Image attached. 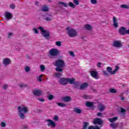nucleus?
Listing matches in <instances>:
<instances>
[{"instance_id": "49530a36", "label": "nucleus", "mask_w": 129, "mask_h": 129, "mask_svg": "<svg viewBox=\"0 0 129 129\" xmlns=\"http://www.w3.org/2000/svg\"><path fill=\"white\" fill-rule=\"evenodd\" d=\"M19 86L20 87H26V86H27V85H26V84H20L19 85Z\"/></svg>"}, {"instance_id": "a18cd8bd", "label": "nucleus", "mask_w": 129, "mask_h": 129, "mask_svg": "<svg viewBox=\"0 0 129 129\" xmlns=\"http://www.w3.org/2000/svg\"><path fill=\"white\" fill-rule=\"evenodd\" d=\"M103 73L104 75H105V76H108V73H107V72H106L105 71H103Z\"/></svg>"}, {"instance_id": "4c0bfd02", "label": "nucleus", "mask_w": 129, "mask_h": 129, "mask_svg": "<svg viewBox=\"0 0 129 129\" xmlns=\"http://www.w3.org/2000/svg\"><path fill=\"white\" fill-rule=\"evenodd\" d=\"M73 2L74 4L76 6H78V5H79V1H78V0H73Z\"/></svg>"}, {"instance_id": "423d86ee", "label": "nucleus", "mask_w": 129, "mask_h": 129, "mask_svg": "<svg viewBox=\"0 0 129 129\" xmlns=\"http://www.w3.org/2000/svg\"><path fill=\"white\" fill-rule=\"evenodd\" d=\"M89 124V123L88 122H84L83 125V128L82 129H101L100 127H102V126L98 127V126L96 125H92L88 127V125Z\"/></svg>"}, {"instance_id": "dca6fc26", "label": "nucleus", "mask_w": 129, "mask_h": 129, "mask_svg": "<svg viewBox=\"0 0 129 129\" xmlns=\"http://www.w3.org/2000/svg\"><path fill=\"white\" fill-rule=\"evenodd\" d=\"M33 93L35 96H40L42 95V91L40 90L35 89L33 90Z\"/></svg>"}, {"instance_id": "a211bd4d", "label": "nucleus", "mask_w": 129, "mask_h": 129, "mask_svg": "<svg viewBox=\"0 0 129 129\" xmlns=\"http://www.w3.org/2000/svg\"><path fill=\"white\" fill-rule=\"evenodd\" d=\"M113 26L115 28H118V23H117V19L115 17H113Z\"/></svg>"}, {"instance_id": "20e7f679", "label": "nucleus", "mask_w": 129, "mask_h": 129, "mask_svg": "<svg viewBox=\"0 0 129 129\" xmlns=\"http://www.w3.org/2000/svg\"><path fill=\"white\" fill-rule=\"evenodd\" d=\"M66 30L67 31V34L69 37L71 38H74L77 36V31L71 28L70 29V27H68L66 28Z\"/></svg>"}, {"instance_id": "9b49d317", "label": "nucleus", "mask_w": 129, "mask_h": 129, "mask_svg": "<svg viewBox=\"0 0 129 129\" xmlns=\"http://www.w3.org/2000/svg\"><path fill=\"white\" fill-rule=\"evenodd\" d=\"M59 82L61 85H67L68 84V78H60Z\"/></svg>"}, {"instance_id": "79ce46f5", "label": "nucleus", "mask_w": 129, "mask_h": 129, "mask_svg": "<svg viewBox=\"0 0 129 129\" xmlns=\"http://www.w3.org/2000/svg\"><path fill=\"white\" fill-rule=\"evenodd\" d=\"M10 9H14L16 8V6H15V4H11L10 5Z\"/></svg>"}, {"instance_id": "72a5a7b5", "label": "nucleus", "mask_w": 129, "mask_h": 129, "mask_svg": "<svg viewBox=\"0 0 129 129\" xmlns=\"http://www.w3.org/2000/svg\"><path fill=\"white\" fill-rule=\"evenodd\" d=\"M55 76H56V77H61L62 76V74L59 73H56L55 74Z\"/></svg>"}, {"instance_id": "37998d69", "label": "nucleus", "mask_w": 129, "mask_h": 129, "mask_svg": "<svg viewBox=\"0 0 129 129\" xmlns=\"http://www.w3.org/2000/svg\"><path fill=\"white\" fill-rule=\"evenodd\" d=\"M1 125L2 127H6V123L2 122L1 123Z\"/></svg>"}, {"instance_id": "c9c22d12", "label": "nucleus", "mask_w": 129, "mask_h": 129, "mask_svg": "<svg viewBox=\"0 0 129 129\" xmlns=\"http://www.w3.org/2000/svg\"><path fill=\"white\" fill-rule=\"evenodd\" d=\"M120 112H121V113H125V112H126V110H125V109H124L123 108H121Z\"/></svg>"}, {"instance_id": "4d7b16f0", "label": "nucleus", "mask_w": 129, "mask_h": 129, "mask_svg": "<svg viewBox=\"0 0 129 129\" xmlns=\"http://www.w3.org/2000/svg\"><path fill=\"white\" fill-rule=\"evenodd\" d=\"M13 35V33H9L8 34V37L10 38V37H11V36H12Z\"/></svg>"}, {"instance_id": "473e14b6", "label": "nucleus", "mask_w": 129, "mask_h": 129, "mask_svg": "<svg viewBox=\"0 0 129 129\" xmlns=\"http://www.w3.org/2000/svg\"><path fill=\"white\" fill-rule=\"evenodd\" d=\"M44 20L47 21V22H51V21H52V18L51 17H46Z\"/></svg>"}, {"instance_id": "b1692460", "label": "nucleus", "mask_w": 129, "mask_h": 129, "mask_svg": "<svg viewBox=\"0 0 129 129\" xmlns=\"http://www.w3.org/2000/svg\"><path fill=\"white\" fill-rule=\"evenodd\" d=\"M86 105L88 107H92L94 105V102H86Z\"/></svg>"}, {"instance_id": "0e129e2a", "label": "nucleus", "mask_w": 129, "mask_h": 129, "mask_svg": "<svg viewBox=\"0 0 129 129\" xmlns=\"http://www.w3.org/2000/svg\"><path fill=\"white\" fill-rule=\"evenodd\" d=\"M128 48H129V44H128Z\"/></svg>"}, {"instance_id": "2eb2a0df", "label": "nucleus", "mask_w": 129, "mask_h": 129, "mask_svg": "<svg viewBox=\"0 0 129 129\" xmlns=\"http://www.w3.org/2000/svg\"><path fill=\"white\" fill-rule=\"evenodd\" d=\"M46 121L48 122L47 123L48 126H50V125H51L52 127H55L56 126V123L53 121V120L51 119H46Z\"/></svg>"}, {"instance_id": "7ed1b4c3", "label": "nucleus", "mask_w": 129, "mask_h": 129, "mask_svg": "<svg viewBox=\"0 0 129 129\" xmlns=\"http://www.w3.org/2000/svg\"><path fill=\"white\" fill-rule=\"evenodd\" d=\"M48 55L50 58H53L54 57H57L60 54V50L57 48H52L48 51Z\"/></svg>"}, {"instance_id": "09e8293b", "label": "nucleus", "mask_w": 129, "mask_h": 129, "mask_svg": "<svg viewBox=\"0 0 129 129\" xmlns=\"http://www.w3.org/2000/svg\"><path fill=\"white\" fill-rule=\"evenodd\" d=\"M25 71L26 72H29L30 68L29 67H27L26 68H25Z\"/></svg>"}, {"instance_id": "f3484780", "label": "nucleus", "mask_w": 129, "mask_h": 129, "mask_svg": "<svg viewBox=\"0 0 129 129\" xmlns=\"http://www.w3.org/2000/svg\"><path fill=\"white\" fill-rule=\"evenodd\" d=\"M87 87H88V83L85 82L81 84L79 89L80 90H83V89H85Z\"/></svg>"}, {"instance_id": "3c124183", "label": "nucleus", "mask_w": 129, "mask_h": 129, "mask_svg": "<svg viewBox=\"0 0 129 129\" xmlns=\"http://www.w3.org/2000/svg\"><path fill=\"white\" fill-rule=\"evenodd\" d=\"M97 116L101 117V116H102V113H101V112H98V113L97 114Z\"/></svg>"}, {"instance_id": "c756f323", "label": "nucleus", "mask_w": 129, "mask_h": 129, "mask_svg": "<svg viewBox=\"0 0 129 129\" xmlns=\"http://www.w3.org/2000/svg\"><path fill=\"white\" fill-rule=\"evenodd\" d=\"M121 8H122V9H126L128 10L129 5H122L121 6Z\"/></svg>"}, {"instance_id": "052dcab7", "label": "nucleus", "mask_w": 129, "mask_h": 129, "mask_svg": "<svg viewBox=\"0 0 129 129\" xmlns=\"http://www.w3.org/2000/svg\"><path fill=\"white\" fill-rule=\"evenodd\" d=\"M121 100H124V97H121Z\"/></svg>"}, {"instance_id": "412c9836", "label": "nucleus", "mask_w": 129, "mask_h": 129, "mask_svg": "<svg viewBox=\"0 0 129 129\" xmlns=\"http://www.w3.org/2000/svg\"><path fill=\"white\" fill-rule=\"evenodd\" d=\"M63 100L65 102H70V101H71V100H72V98L70 97V96H66L63 98Z\"/></svg>"}, {"instance_id": "13d9d810", "label": "nucleus", "mask_w": 129, "mask_h": 129, "mask_svg": "<svg viewBox=\"0 0 129 129\" xmlns=\"http://www.w3.org/2000/svg\"><path fill=\"white\" fill-rule=\"evenodd\" d=\"M88 98V97L87 96V95H84V98L87 99Z\"/></svg>"}, {"instance_id": "de8ad7c7", "label": "nucleus", "mask_w": 129, "mask_h": 129, "mask_svg": "<svg viewBox=\"0 0 129 129\" xmlns=\"http://www.w3.org/2000/svg\"><path fill=\"white\" fill-rule=\"evenodd\" d=\"M59 118L58 117V116L55 115L54 117V120H55L56 121L58 120Z\"/></svg>"}, {"instance_id": "5701e85b", "label": "nucleus", "mask_w": 129, "mask_h": 129, "mask_svg": "<svg viewBox=\"0 0 129 129\" xmlns=\"http://www.w3.org/2000/svg\"><path fill=\"white\" fill-rule=\"evenodd\" d=\"M74 112H75L76 113H78L79 114H80V113L82 112V110L77 107H75L74 108Z\"/></svg>"}, {"instance_id": "39448f33", "label": "nucleus", "mask_w": 129, "mask_h": 129, "mask_svg": "<svg viewBox=\"0 0 129 129\" xmlns=\"http://www.w3.org/2000/svg\"><path fill=\"white\" fill-rule=\"evenodd\" d=\"M38 30H40L42 36H43L45 39L50 38V32H49V31L44 30V28L41 26L38 27Z\"/></svg>"}, {"instance_id": "6e6552de", "label": "nucleus", "mask_w": 129, "mask_h": 129, "mask_svg": "<svg viewBox=\"0 0 129 129\" xmlns=\"http://www.w3.org/2000/svg\"><path fill=\"white\" fill-rule=\"evenodd\" d=\"M119 70V67L118 66H116L115 69L113 71H112V68L110 67H107V71L111 75H114Z\"/></svg>"}, {"instance_id": "f704fd0d", "label": "nucleus", "mask_w": 129, "mask_h": 129, "mask_svg": "<svg viewBox=\"0 0 129 129\" xmlns=\"http://www.w3.org/2000/svg\"><path fill=\"white\" fill-rule=\"evenodd\" d=\"M55 45H56V46H58V47H60V46H62V43H61L60 41H57L55 43Z\"/></svg>"}, {"instance_id": "ea45409f", "label": "nucleus", "mask_w": 129, "mask_h": 129, "mask_svg": "<svg viewBox=\"0 0 129 129\" xmlns=\"http://www.w3.org/2000/svg\"><path fill=\"white\" fill-rule=\"evenodd\" d=\"M33 30L34 31L35 34H39V31H38V30L37 29V28H33Z\"/></svg>"}, {"instance_id": "a878e982", "label": "nucleus", "mask_w": 129, "mask_h": 129, "mask_svg": "<svg viewBox=\"0 0 129 129\" xmlns=\"http://www.w3.org/2000/svg\"><path fill=\"white\" fill-rule=\"evenodd\" d=\"M41 11H42V12H49V8L48 6H43Z\"/></svg>"}, {"instance_id": "c85d7f7f", "label": "nucleus", "mask_w": 129, "mask_h": 129, "mask_svg": "<svg viewBox=\"0 0 129 129\" xmlns=\"http://www.w3.org/2000/svg\"><path fill=\"white\" fill-rule=\"evenodd\" d=\"M109 92H110V93H117V91H116V90H115L113 88L110 89Z\"/></svg>"}, {"instance_id": "bf43d9fd", "label": "nucleus", "mask_w": 129, "mask_h": 129, "mask_svg": "<svg viewBox=\"0 0 129 129\" xmlns=\"http://www.w3.org/2000/svg\"><path fill=\"white\" fill-rule=\"evenodd\" d=\"M35 5L37 6V5H39V2L37 1L35 2Z\"/></svg>"}, {"instance_id": "680f3d73", "label": "nucleus", "mask_w": 129, "mask_h": 129, "mask_svg": "<svg viewBox=\"0 0 129 129\" xmlns=\"http://www.w3.org/2000/svg\"><path fill=\"white\" fill-rule=\"evenodd\" d=\"M48 2H52V0H48Z\"/></svg>"}, {"instance_id": "69168bd1", "label": "nucleus", "mask_w": 129, "mask_h": 129, "mask_svg": "<svg viewBox=\"0 0 129 129\" xmlns=\"http://www.w3.org/2000/svg\"><path fill=\"white\" fill-rule=\"evenodd\" d=\"M0 39H1V38L0 37Z\"/></svg>"}, {"instance_id": "4468645a", "label": "nucleus", "mask_w": 129, "mask_h": 129, "mask_svg": "<svg viewBox=\"0 0 129 129\" xmlns=\"http://www.w3.org/2000/svg\"><path fill=\"white\" fill-rule=\"evenodd\" d=\"M125 30L126 28L124 27H121L118 29V33L120 35H122V36H125Z\"/></svg>"}, {"instance_id": "864d4df0", "label": "nucleus", "mask_w": 129, "mask_h": 129, "mask_svg": "<svg viewBox=\"0 0 129 129\" xmlns=\"http://www.w3.org/2000/svg\"><path fill=\"white\" fill-rule=\"evenodd\" d=\"M101 62H98L97 64V67H98V68H101Z\"/></svg>"}, {"instance_id": "9d476101", "label": "nucleus", "mask_w": 129, "mask_h": 129, "mask_svg": "<svg viewBox=\"0 0 129 129\" xmlns=\"http://www.w3.org/2000/svg\"><path fill=\"white\" fill-rule=\"evenodd\" d=\"M90 73L93 78L95 79L96 80L99 79V77H98V72L95 71H91Z\"/></svg>"}, {"instance_id": "0eeeda50", "label": "nucleus", "mask_w": 129, "mask_h": 129, "mask_svg": "<svg viewBox=\"0 0 129 129\" xmlns=\"http://www.w3.org/2000/svg\"><path fill=\"white\" fill-rule=\"evenodd\" d=\"M58 4L59 5H63V6L64 7V8H68V7H70V8H72V9H75L76 8V5H74L73 3L70 2L69 3L68 5H67V3L62 2H59Z\"/></svg>"}, {"instance_id": "6ab92c4d", "label": "nucleus", "mask_w": 129, "mask_h": 129, "mask_svg": "<svg viewBox=\"0 0 129 129\" xmlns=\"http://www.w3.org/2000/svg\"><path fill=\"white\" fill-rule=\"evenodd\" d=\"M3 62L4 65H9L11 63V60L10 58H5L3 59Z\"/></svg>"}, {"instance_id": "e433bc0d", "label": "nucleus", "mask_w": 129, "mask_h": 129, "mask_svg": "<svg viewBox=\"0 0 129 129\" xmlns=\"http://www.w3.org/2000/svg\"><path fill=\"white\" fill-rule=\"evenodd\" d=\"M91 3L93 5H96V4H97V0H91Z\"/></svg>"}, {"instance_id": "6e6d98bb", "label": "nucleus", "mask_w": 129, "mask_h": 129, "mask_svg": "<svg viewBox=\"0 0 129 129\" xmlns=\"http://www.w3.org/2000/svg\"><path fill=\"white\" fill-rule=\"evenodd\" d=\"M23 128L24 129H28L29 128L28 127V126L27 125H25L23 126Z\"/></svg>"}, {"instance_id": "f257e3e1", "label": "nucleus", "mask_w": 129, "mask_h": 129, "mask_svg": "<svg viewBox=\"0 0 129 129\" xmlns=\"http://www.w3.org/2000/svg\"><path fill=\"white\" fill-rule=\"evenodd\" d=\"M54 65L56 67L55 71H57V72H63V69H62V68H64L66 66V63L65 61L62 59H59L55 60Z\"/></svg>"}, {"instance_id": "bb28decb", "label": "nucleus", "mask_w": 129, "mask_h": 129, "mask_svg": "<svg viewBox=\"0 0 129 129\" xmlns=\"http://www.w3.org/2000/svg\"><path fill=\"white\" fill-rule=\"evenodd\" d=\"M108 120L110 122H114V121H116V120H117V117L109 118Z\"/></svg>"}, {"instance_id": "393cba45", "label": "nucleus", "mask_w": 129, "mask_h": 129, "mask_svg": "<svg viewBox=\"0 0 129 129\" xmlns=\"http://www.w3.org/2000/svg\"><path fill=\"white\" fill-rule=\"evenodd\" d=\"M98 109L99 111H103L105 109V107L102 104H100L98 106Z\"/></svg>"}, {"instance_id": "7c9ffc66", "label": "nucleus", "mask_w": 129, "mask_h": 129, "mask_svg": "<svg viewBox=\"0 0 129 129\" xmlns=\"http://www.w3.org/2000/svg\"><path fill=\"white\" fill-rule=\"evenodd\" d=\"M110 126H111L113 129H116L117 127V126L116 125V124H110Z\"/></svg>"}, {"instance_id": "4be33fe9", "label": "nucleus", "mask_w": 129, "mask_h": 129, "mask_svg": "<svg viewBox=\"0 0 129 129\" xmlns=\"http://www.w3.org/2000/svg\"><path fill=\"white\" fill-rule=\"evenodd\" d=\"M84 29L87 30L88 31H91L92 30V26L89 24H86L84 25Z\"/></svg>"}, {"instance_id": "2f4dec72", "label": "nucleus", "mask_w": 129, "mask_h": 129, "mask_svg": "<svg viewBox=\"0 0 129 129\" xmlns=\"http://www.w3.org/2000/svg\"><path fill=\"white\" fill-rule=\"evenodd\" d=\"M48 99L49 100H52V99H54V95H49L48 96Z\"/></svg>"}, {"instance_id": "aec40b11", "label": "nucleus", "mask_w": 129, "mask_h": 129, "mask_svg": "<svg viewBox=\"0 0 129 129\" xmlns=\"http://www.w3.org/2000/svg\"><path fill=\"white\" fill-rule=\"evenodd\" d=\"M68 83L71 84H76L75 82V79L74 78H68Z\"/></svg>"}, {"instance_id": "603ef678", "label": "nucleus", "mask_w": 129, "mask_h": 129, "mask_svg": "<svg viewBox=\"0 0 129 129\" xmlns=\"http://www.w3.org/2000/svg\"><path fill=\"white\" fill-rule=\"evenodd\" d=\"M126 34L127 35H129V29L126 30V28L125 31V35H126Z\"/></svg>"}, {"instance_id": "5fc2aeb1", "label": "nucleus", "mask_w": 129, "mask_h": 129, "mask_svg": "<svg viewBox=\"0 0 129 129\" xmlns=\"http://www.w3.org/2000/svg\"><path fill=\"white\" fill-rule=\"evenodd\" d=\"M39 101H41V102H44L45 101V99H39Z\"/></svg>"}, {"instance_id": "a19ab883", "label": "nucleus", "mask_w": 129, "mask_h": 129, "mask_svg": "<svg viewBox=\"0 0 129 129\" xmlns=\"http://www.w3.org/2000/svg\"><path fill=\"white\" fill-rule=\"evenodd\" d=\"M70 55H71L72 57H75V54H74V51H70Z\"/></svg>"}, {"instance_id": "58836bf2", "label": "nucleus", "mask_w": 129, "mask_h": 129, "mask_svg": "<svg viewBox=\"0 0 129 129\" xmlns=\"http://www.w3.org/2000/svg\"><path fill=\"white\" fill-rule=\"evenodd\" d=\"M40 69H41V71H44L46 69V68H45V66H44L43 65H41Z\"/></svg>"}, {"instance_id": "f03ea898", "label": "nucleus", "mask_w": 129, "mask_h": 129, "mask_svg": "<svg viewBox=\"0 0 129 129\" xmlns=\"http://www.w3.org/2000/svg\"><path fill=\"white\" fill-rule=\"evenodd\" d=\"M17 110L19 112V117L21 118V119H24L25 118V114L24 113H27L29 112V108L27 106H24L23 107H21V106H18L17 108ZM23 111L24 113H23Z\"/></svg>"}, {"instance_id": "cd10ccee", "label": "nucleus", "mask_w": 129, "mask_h": 129, "mask_svg": "<svg viewBox=\"0 0 129 129\" xmlns=\"http://www.w3.org/2000/svg\"><path fill=\"white\" fill-rule=\"evenodd\" d=\"M56 104L61 107H64V106H66V104L64 103H57Z\"/></svg>"}, {"instance_id": "8fccbe9b", "label": "nucleus", "mask_w": 129, "mask_h": 129, "mask_svg": "<svg viewBox=\"0 0 129 129\" xmlns=\"http://www.w3.org/2000/svg\"><path fill=\"white\" fill-rule=\"evenodd\" d=\"M8 87V85L7 84H5L3 86V89H5V90L7 89Z\"/></svg>"}, {"instance_id": "c03bdc74", "label": "nucleus", "mask_w": 129, "mask_h": 129, "mask_svg": "<svg viewBox=\"0 0 129 129\" xmlns=\"http://www.w3.org/2000/svg\"><path fill=\"white\" fill-rule=\"evenodd\" d=\"M43 76V75H40L39 76V77L38 78V81H39V82H42V77Z\"/></svg>"}, {"instance_id": "e2e57ef3", "label": "nucleus", "mask_w": 129, "mask_h": 129, "mask_svg": "<svg viewBox=\"0 0 129 129\" xmlns=\"http://www.w3.org/2000/svg\"><path fill=\"white\" fill-rule=\"evenodd\" d=\"M49 17H51V15H49Z\"/></svg>"}, {"instance_id": "1a4fd4ad", "label": "nucleus", "mask_w": 129, "mask_h": 129, "mask_svg": "<svg viewBox=\"0 0 129 129\" xmlns=\"http://www.w3.org/2000/svg\"><path fill=\"white\" fill-rule=\"evenodd\" d=\"M112 46L115 48H121L122 47V42L118 40H115L113 42Z\"/></svg>"}, {"instance_id": "ddd939ff", "label": "nucleus", "mask_w": 129, "mask_h": 129, "mask_svg": "<svg viewBox=\"0 0 129 129\" xmlns=\"http://www.w3.org/2000/svg\"><path fill=\"white\" fill-rule=\"evenodd\" d=\"M5 18L6 21H10V20H12V19H13V15L9 12H6Z\"/></svg>"}, {"instance_id": "f8f14e48", "label": "nucleus", "mask_w": 129, "mask_h": 129, "mask_svg": "<svg viewBox=\"0 0 129 129\" xmlns=\"http://www.w3.org/2000/svg\"><path fill=\"white\" fill-rule=\"evenodd\" d=\"M103 120H101L100 118H95L93 120L94 124H99V125H102Z\"/></svg>"}]
</instances>
